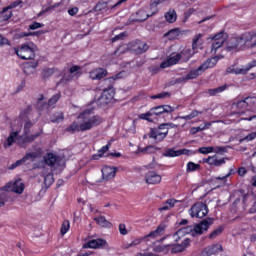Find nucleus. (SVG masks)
I'll return each mask as SVG.
<instances>
[{
  "instance_id": "f257e3e1",
  "label": "nucleus",
  "mask_w": 256,
  "mask_h": 256,
  "mask_svg": "<svg viewBox=\"0 0 256 256\" xmlns=\"http://www.w3.org/2000/svg\"><path fill=\"white\" fill-rule=\"evenodd\" d=\"M78 122H73L66 131H91V129H95V127H99V125L103 124V117L95 114L93 109H86L82 111L78 117Z\"/></svg>"
},
{
  "instance_id": "f03ea898",
  "label": "nucleus",
  "mask_w": 256,
  "mask_h": 256,
  "mask_svg": "<svg viewBox=\"0 0 256 256\" xmlns=\"http://www.w3.org/2000/svg\"><path fill=\"white\" fill-rule=\"evenodd\" d=\"M37 51H39V48L33 42L24 43L15 49L16 55L24 61L35 59V53H37Z\"/></svg>"
},
{
  "instance_id": "7ed1b4c3",
  "label": "nucleus",
  "mask_w": 256,
  "mask_h": 256,
  "mask_svg": "<svg viewBox=\"0 0 256 256\" xmlns=\"http://www.w3.org/2000/svg\"><path fill=\"white\" fill-rule=\"evenodd\" d=\"M165 229H167V225L162 223L154 231L150 232L148 235L141 238H136L132 242L128 243L125 246V249H131V247H137V245H141L143 241H150V239H155L156 237H159L161 233L165 231Z\"/></svg>"
},
{
  "instance_id": "20e7f679",
  "label": "nucleus",
  "mask_w": 256,
  "mask_h": 256,
  "mask_svg": "<svg viewBox=\"0 0 256 256\" xmlns=\"http://www.w3.org/2000/svg\"><path fill=\"white\" fill-rule=\"evenodd\" d=\"M31 127H33V123L27 120L24 124V135H26V138L24 142H18V145L22 148H25V143H33V141H35V139H38V137H40L43 133V130H39L36 133L29 135V133H31Z\"/></svg>"
},
{
  "instance_id": "39448f33",
  "label": "nucleus",
  "mask_w": 256,
  "mask_h": 256,
  "mask_svg": "<svg viewBox=\"0 0 256 256\" xmlns=\"http://www.w3.org/2000/svg\"><path fill=\"white\" fill-rule=\"evenodd\" d=\"M3 191H10V193H16L17 195H23L25 191V183L21 178L12 180L3 186Z\"/></svg>"
},
{
  "instance_id": "423d86ee",
  "label": "nucleus",
  "mask_w": 256,
  "mask_h": 256,
  "mask_svg": "<svg viewBox=\"0 0 256 256\" xmlns=\"http://www.w3.org/2000/svg\"><path fill=\"white\" fill-rule=\"evenodd\" d=\"M191 217H197V219H203V217H207L209 213V208H207V204L203 202H198L194 204L189 210Z\"/></svg>"
},
{
  "instance_id": "0eeeda50",
  "label": "nucleus",
  "mask_w": 256,
  "mask_h": 256,
  "mask_svg": "<svg viewBox=\"0 0 256 256\" xmlns=\"http://www.w3.org/2000/svg\"><path fill=\"white\" fill-rule=\"evenodd\" d=\"M169 128H165V125L160 124L158 128H152L148 134L150 139H154L156 143H161L167 137Z\"/></svg>"
},
{
  "instance_id": "6e6552de",
  "label": "nucleus",
  "mask_w": 256,
  "mask_h": 256,
  "mask_svg": "<svg viewBox=\"0 0 256 256\" xmlns=\"http://www.w3.org/2000/svg\"><path fill=\"white\" fill-rule=\"evenodd\" d=\"M228 35L225 32H219L218 34L214 35L213 37H210L209 39H211L212 41V53H216L217 49H221V47H223V44L225 43V41H227L228 39Z\"/></svg>"
},
{
  "instance_id": "1a4fd4ad",
  "label": "nucleus",
  "mask_w": 256,
  "mask_h": 256,
  "mask_svg": "<svg viewBox=\"0 0 256 256\" xmlns=\"http://www.w3.org/2000/svg\"><path fill=\"white\" fill-rule=\"evenodd\" d=\"M113 99H115V88H113V86H109L108 89H105L98 98V103L101 106L109 105Z\"/></svg>"
},
{
  "instance_id": "9d476101",
  "label": "nucleus",
  "mask_w": 256,
  "mask_h": 256,
  "mask_svg": "<svg viewBox=\"0 0 256 256\" xmlns=\"http://www.w3.org/2000/svg\"><path fill=\"white\" fill-rule=\"evenodd\" d=\"M211 225H213V218H206L202 222L194 225L193 237L203 235V233L207 231Z\"/></svg>"
},
{
  "instance_id": "9b49d317",
  "label": "nucleus",
  "mask_w": 256,
  "mask_h": 256,
  "mask_svg": "<svg viewBox=\"0 0 256 256\" xmlns=\"http://www.w3.org/2000/svg\"><path fill=\"white\" fill-rule=\"evenodd\" d=\"M253 69V65H241V64H234L227 68V73H233L234 75H247L249 71Z\"/></svg>"
},
{
  "instance_id": "f8f14e48",
  "label": "nucleus",
  "mask_w": 256,
  "mask_h": 256,
  "mask_svg": "<svg viewBox=\"0 0 256 256\" xmlns=\"http://www.w3.org/2000/svg\"><path fill=\"white\" fill-rule=\"evenodd\" d=\"M102 178L97 180L98 183L102 181H111V179H115L117 175V167L115 166H103L102 169Z\"/></svg>"
},
{
  "instance_id": "ddd939ff",
  "label": "nucleus",
  "mask_w": 256,
  "mask_h": 256,
  "mask_svg": "<svg viewBox=\"0 0 256 256\" xmlns=\"http://www.w3.org/2000/svg\"><path fill=\"white\" fill-rule=\"evenodd\" d=\"M129 51L136 53V55H142V53H147L149 51V45L145 42L139 40L129 43Z\"/></svg>"
},
{
  "instance_id": "4468645a",
  "label": "nucleus",
  "mask_w": 256,
  "mask_h": 256,
  "mask_svg": "<svg viewBox=\"0 0 256 256\" xmlns=\"http://www.w3.org/2000/svg\"><path fill=\"white\" fill-rule=\"evenodd\" d=\"M107 241L101 238L90 240L83 244V249H105Z\"/></svg>"
},
{
  "instance_id": "2eb2a0df",
  "label": "nucleus",
  "mask_w": 256,
  "mask_h": 256,
  "mask_svg": "<svg viewBox=\"0 0 256 256\" xmlns=\"http://www.w3.org/2000/svg\"><path fill=\"white\" fill-rule=\"evenodd\" d=\"M161 179V175L155 171H149L145 175V183H147V185H159Z\"/></svg>"
},
{
  "instance_id": "dca6fc26",
  "label": "nucleus",
  "mask_w": 256,
  "mask_h": 256,
  "mask_svg": "<svg viewBox=\"0 0 256 256\" xmlns=\"http://www.w3.org/2000/svg\"><path fill=\"white\" fill-rule=\"evenodd\" d=\"M81 71V67L80 66H72L69 69V75H64L62 77V79L60 80V83H62L63 85L69 83V81H73L74 77H77V75L79 74V72Z\"/></svg>"
},
{
  "instance_id": "f3484780",
  "label": "nucleus",
  "mask_w": 256,
  "mask_h": 256,
  "mask_svg": "<svg viewBox=\"0 0 256 256\" xmlns=\"http://www.w3.org/2000/svg\"><path fill=\"white\" fill-rule=\"evenodd\" d=\"M202 73H203V70L199 66L198 69L191 70L185 76L180 77L178 79V83H183V82H186V81H190L191 79H197V77H199V75H202Z\"/></svg>"
},
{
  "instance_id": "a211bd4d",
  "label": "nucleus",
  "mask_w": 256,
  "mask_h": 256,
  "mask_svg": "<svg viewBox=\"0 0 256 256\" xmlns=\"http://www.w3.org/2000/svg\"><path fill=\"white\" fill-rule=\"evenodd\" d=\"M152 115H163V113H173L175 109L169 105L156 106L150 109Z\"/></svg>"
},
{
  "instance_id": "6ab92c4d",
  "label": "nucleus",
  "mask_w": 256,
  "mask_h": 256,
  "mask_svg": "<svg viewBox=\"0 0 256 256\" xmlns=\"http://www.w3.org/2000/svg\"><path fill=\"white\" fill-rule=\"evenodd\" d=\"M242 47L239 36L230 38L226 44L227 51H237V49H241Z\"/></svg>"
},
{
  "instance_id": "aec40b11",
  "label": "nucleus",
  "mask_w": 256,
  "mask_h": 256,
  "mask_svg": "<svg viewBox=\"0 0 256 256\" xmlns=\"http://www.w3.org/2000/svg\"><path fill=\"white\" fill-rule=\"evenodd\" d=\"M90 79H93L94 81H99L105 77H107V70L103 68H96L89 72Z\"/></svg>"
},
{
  "instance_id": "412c9836",
  "label": "nucleus",
  "mask_w": 256,
  "mask_h": 256,
  "mask_svg": "<svg viewBox=\"0 0 256 256\" xmlns=\"http://www.w3.org/2000/svg\"><path fill=\"white\" fill-rule=\"evenodd\" d=\"M37 67H39V61L37 60L26 62L24 65L25 75H35L37 73Z\"/></svg>"
},
{
  "instance_id": "4be33fe9",
  "label": "nucleus",
  "mask_w": 256,
  "mask_h": 256,
  "mask_svg": "<svg viewBox=\"0 0 256 256\" xmlns=\"http://www.w3.org/2000/svg\"><path fill=\"white\" fill-rule=\"evenodd\" d=\"M179 61H181V54L172 55L167 60L163 61L160 67L161 69H167V67H171V65H177Z\"/></svg>"
},
{
  "instance_id": "5701e85b",
  "label": "nucleus",
  "mask_w": 256,
  "mask_h": 256,
  "mask_svg": "<svg viewBox=\"0 0 256 256\" xmlns=\"http://www.w3.org/2000/svg\"><path fill=\"white\" fill-rule=\"evenodd\" d=\"M41 175L44 176V184L46 187H51L53 185V182L55 179L53 178V172L51 170H48L47 168H44L41 172Z\"/></svg>"
},
{
  "instance_id": "b1692460",
  "label": "nucleus",
  "mask_w": 256,
  "mask_h": 256,
  "mask_svg": "<svg viewBox=\"0 0 256 256\" xmlns=\"http://www.w3.org/2000/svg\"><path fill=\"white\" fill-rule=\"evenodd\" d=\"M242 47H245L247 43H251L255 39V32H245L242 35L238 36Z\"/></svg>"
},
{
  "instance_id": "393cba45",
  "label": "nucleus",
  "mask_w": 256,
  "mask_h": 256,
  "mask_svg": "<svg viewBox=\"0 0 256 256\" xmlns=\"http://www.w3.org/2000/svg\"><path fill=\"white\" fill-rule=\"evenodd\" d=\"M218 61H219V57H217V56L209 58L202 65H200V69H202V72L205 73V71H207V69H211L214 66H216Z\"/></svg>"
},
{
  "instance_id": "a878e982",
  "label": "nucleus",
  "mask_w": 256,
  "mask_h": 256,
  "mask_svg": "<svg viewBox=\"0 0 256 256\" xmlns=\"http://www.w3.org/2000/svg\"><path fill=\"white\" fill-rule=\"evenodd\" d=\"M94 221H96L97 225H99V227H102V229H111L113 227L111 221L107 220L105 216H97L96 218H94Z\"/></svg>"
},
{
  "instance_id": "bb28decb",
  "label": "nucleus",
  "mask_w": 256,
  "mask_h": 256,
  "mask_svg": "<svg viewBox=\"0 0 256 256\" xmlns=\"http://www.w3.org/2000/svg\"><path fill=\"white\" fill-rule=\"evenodd\" d=\"M204 163H208V165H214V167H219L225 163V158L217 157V155L209 156L207 159H204Z\"/></svg>"
},
{
  "instance_id": "cd10ccee",
  "label": "nucleus",
  "mask_w": 256,
  "mask_h": 256,
  "mask_svg": "<svg viewBox=\"0 0 256 256\" xmlns=\"http://www.w3.org/2000/svg\"><path fill=\"white\" fill-rule=\"evenodd\" d=\"M42 150L40 147H37L32 152L26 153V155L22 158L24 159V162L26 161H35V159H39V156L41 155Z\"/></svg>"
},
{
  "instance_id": "c85d7f7f",
  "label": "nucleus",
  "mask_w": 256,
  "mask_h": 256,
  "mask_svg": "<svg viewBox=\"0 0 256 256\" xmlns=\"http://www.w3.org/2000/svg\"><path fill=\"white\" fill-rule=\"evenodd\" d=\"M18 135H19V132H11L3 144L4 149H9V147H12V145H13V143H15V139H17Z\"/></svg>"
},
{
  "instance_id": "c756f323",
  "label": "nucleus",
  "mask_w": 256,
  "mask_h": 256,
  "mask_svg": "<svg viewBox=\"0 0 256 256\" xmlns=\"http://www.w3.org/2000/svg\"><path fill=\"white\" fill-rule=\"evenodd\" d=\"M201 45H203V34L199 33V34H196L192 39L193 51H197V49H199Z\"/></svg>"
},
{
  "instance_id": "7c9ffc66",
  "label": "nucleus",
  "mask_w": 256,
  "mask_h": 256,
  "mask_svg": "<svg viewBox=\"0 0 256 256\" xmlns=\"http://www.w3.org/2000/svg\"><path fill=\"white\" fill-rule=\"evenodd\" d=\"M137 18L136 21H147V19H149V17H153V12L152 13H148L147 11H145V9H140L136 12Z\"/></svg>"
},
{
  "instance_id": "2f4dec72",
  "label": "nucleus",
  "mask_w": 256,
  "mask_h": 256,
  "mask_svg": "<svg viewBox=\"0 0 256 256\" xmlns=\"http://www.w3.org/2000/svg\"><path fill=\"white\" fill-rule=\"evenodd\" d=\"M189 243H191V240L189 238L185 239L182 244H178L172 248V253H181L189 247Z\"/></svg>"
},
{
  "instance_id": "473e14b6",
  "label": "nucleus",
  "mask_w": 256,
  "mask_h": 256,
  "mask_svg": "<svg viewBox=\"0 0 256 256\" xmlns=\"http://www.w3.org/2000/svg\"><path fill=\"white\" fill-rule=\"evenodd\" d=\"M175 203H179V201L175 199H168L162 204V206L158 210L169 211V209H173V207H175Z\"/></svg>"
},
{
  "instance_id": "72a5a7b5",
  "label": "nucleus",
  "mask_w": 256,
  "mask_h": 256,
  "mask_svg": "<svg viewBox=\"0 0 256 256\" xmlns=\"http://www.w3.org/2000/svg\"><path fill=\"white\" fill-rule=\"evenodd\" d=\"M109 9V4L105 1L98 2L91 12L97 13L99 11H107Z\"/></svg>"
},
{
  "instance_id": "f704fd0d",
  "label": "nucleus",
  "mask_w": 256,
  "mask_h": 256,
  "mask_svg": "<svg viewBox=\"0 0 256 256\" xmlns=\"http://www.w3.org/2000/svg\"><path fill=\"white\" fill-rule=\"evenodd\" d=\"M183 153H187V150L169 149L164 153V157H179V155H183Z\"/></svg>"
},
{
  "instance_id": "c9c22d12",
  "label": "nucleus",
  "mask_w": 256,
  "mask_h": 256,
  "mask_svg": "<svg viewBox=\"0 0 256 256\" xmlns=\"http://www.w3.org/2000/svg\"><path fill=\"white\" fill-rule=\"evenodd\" d=\"M165 19L168 23H175V21H177V12H175L174 9L169 10L166 14H165Z\"/></svg>"
},
{
  "instance_id": "e433bc0d",
  "label": "nucleus",
  "mask_w": 256,
  "mask_h": 256,
  "mask_svg": "<svg viewBox=\"0 0 256 256\" xmlns=\"http://www.w3.org/2000/svg\"><path fill=\"white\" fill-rule=\"evenodd\" d=\"M43 33H45L43 30L37 32H21L16 35V39H23V37H32L35 35H43Z\"/></svg>"
},
{
  "instance_id": "4c0bfd02",
  "label": "nucleus",
  "mask_w": 256,
  "mask_h": 256,
  "mask_svg": "<svg viewBox=\"0 0 256 256\" xmlns=\"http://www.w3.org/2000/svg\"><path fill=\"white\" fill-rule=\"evenodd\" d=\"M203 112L198 110H193L189 115L183 117H177L175 119H183L184 121H191V119H195V117H199Z\"/></svg>"
},
{
  "instance_id": "58836bf2",
  "label": "nucleus",
  "mask_w": 256,
  "mask_h": 256,
  "mask_svg": "<svg viewBox=\"0 0 256 256\" xmlns=\"http://www.w3.org/2000/svg\"><path fill=\"white\" fill-rule=\"evenodd\" d=\"M44 161L46 165H49L51 167L55 165V163H57V156L53 155L52 153H49L44 157Z\"/></svg>"
},
{
  "instance_id": "ea45409f",
  "label": "nucleus",
  "mask_w": 256,
  "mask_h": 256,
  "mask_svg": "<svg viewBox=\"0 0 256 256\" xmlns=\"http://www.w3.org/2000/svg\"><path fill=\"white\" fill-rule=\"evenodd\" d=\"M109 145L110 144H107L106 146H103L97 154H94L92 156V159H94L95 161L101 159V157H103V155H105V153H107V151H109Z\"/></svg>"
},
{
  "instance_id": "a19ab883",
  "label": "nucleus",
  "mask_w": 256,
  "mask_h": 256,
  "mask_svg": "<svg viewBox=\"0 0 256 256\" xmlns=\"http://www.w3.org/2000/svg\"><path fill=\"white\" fill-rule=\"evenodd\" d=\"M181 58L184 60V61H189V59H191L192 56L195 55V51L192 52L191 49H184L181 53Z\"/></svg>"
},
{
  "instance_id": "79ce46f5",
  "label": "nucleus",
  "mask_w": 256,
  "mask_h": 256,
  "mask_svg": "<svg viewBox=\"0 0 256 256\" xmlns=\"http://www.w3.org/2000/svg\"><path fill=\"white\" fill-rule=\"evenodd\" d=\"M159 243H161V241L155 242L154 243V251L156 253H161V251H163L164 249H167V247H173V244H164V245H159Z\"/></svg>"
},
{
  "instance_id": "37998d69",
  "label": "nucleus",
  "mask_w": 256,
  "mask_h": 256,
  "mask_svg": "<svg viewBox=\"0 0 256 256\" xmlns=\"http://www.w3.org/2000/svg\"><path fill=\"white\" fill-rule=\"evenodd\" d=\"M164 37H168V39L173 40L179 37V29L175 28L164 34Z\"/></svg>"
},
{
  "instance_id": "c03bdc74",
  "label": "nucleus",
  "mask_w": 256,
  "mask_h": 256,
  "mask_svg": "<svg viewBox=\"0 0 256 256\" xmlns=\"http://www.w3.org/2000/svg\"><path fill=\"white\" fill-rule=\"evenodd\" d=\"M199 169H201V166L199 164H196V163H193V162H189L187 164L186 171H187V173H191L193 171H199Z\"/></svg>"
},
{
  "instance_id": "a18cd8bd",
  "label": "nucleus",
  "mask_w": 256,
  "mask_h": 256,
  "mask_svg": "<svg viewBox=\"0 0 256 256\" xmlns=\"http://www.w3.org/2000/svg\"><path fill=\"white\" fill-rule=\"evenodd\" d=\"M65 119V116L63 115V112H57L51 117L52 123H59Z\"/></svg>"
},
{
  "instance_id": "49530a36",
  "label": "nucleus",
  "mask_w": 256,
  "mask_h": 256,
  "mask_svg": "<svg viewBox=\"0 0 256 256\" xmlns=\"http://www.w3.org/2000/svg\"><path fill=\"white\" fill-rule=\"evenodd\" d=\"M209 249L212 255H217V253H221V251H223V246H221V244H214L209 246Z\"/></svg>"
},
{
  "instance_id": "de8ad7c7",
  "label": "nucleus",
  "mask_w": 256,
  "mask_h": 256,
  "mask_svg": "<svg viewBox=\"0 0 256 256\" xmlns=\"http://www.w3.org/2000/svg\"><path fill=\"white\" fill-rule=\"evenodd\" d=\"M224 90H225V86H220L218 88L208 90V93L209 95H211V97H213L215 95H219V93H223Z\"/></svg>"
},
{
  "instance_id": "09e8293b",
  "label": "nucleus",
  "mask_w": 256,
  "mask_h": 256,
  "mask_svg": "<svg viewBox=\"0 0 256 256\" xmlns=\"http://www.w3.org/2000/svg\"><path fill=\"white\" fill-rule=\"evenodd\" d=\"M157 150L158 149L155 146H148L146 148L139 149L138 153H143V154H145V153H156Z\"/></svg>"
},
{
  "instance_id": "8fccbe9b",
  "label": "nucleus",
  "mask_w": 256,
  "mask_h": 256,
  "mask_svg": "<svg viewBox=\"0 0 256 256\" xmlns=\"http://www.w3.org/2000/svg\"><path fill=\"white\" fill-rule=\"evenodd\" d=\"M167 0H156L150 5V9L152 11V15H155L157 13V5H161V3H165Z\"/></svg>"
},
{
  "instance_id": "3c124183",
  "label": "nucleus",
  "mask_w": 256,
  "mask_h": 256,
  "mask_svg": "<svg viewBox=\"0 0 256 256\" xmlns=\"http://www.w3.org/2000/svg\"><path fill=\"white\" fill-rule=\"evenodd\" d=\"M139 119H144L145 121H149V123H153V119L151 117H153V113H151V110L147 113H143L140 114Z\"/></svg>"
},
{
  "instance_id": "603ef678",
  "label": "nucleus",
  "mask_w": 256,
  "mask_h": 256,
  "mask_svg": "<svg viewBox=\"0 0 256 256\" xmlns=\"http://www.w3.org/2000/svg\"><path fill=\"white\" fill-rule=\"evenodd\" d=\"M10 7L4 8L2 11V17L4 18V21H9V19H11V16L13 15V13L11 12Z\"/></svg>"
},
{
  "instance_id": "864d4df0",
  "label": "nucleus",
  "mask_w": 256,
  "mask_h": 256,
  "mask_svg": "<svg viewBox=\"0 0 256 256\" xmlns=\"http://www.w3.org/2000/svg\"><path fill=\"white\" fill-rule=\"evenodd\" d=\"M51 75H53V69H51V68H45L41 72L42 79H49V77H51Z\"/></svg>"
},
{
  "instance_id": "5fc2aeb1",
  "label": "nucleus",
  "mask_w": 256,
  "mask_h": 256,
  "mask_svg": "<svg viewBox=\"0 0 256 256\" xmlns=\"http://www.w3.org/2000/svg\"><path fill=\"white\" fill-rule=\"evenodd\" d=\"M223 226H219L218 228H216L210 235H209V239H215V237H219V235H221V233H223Z\"/></svg>"
},
{
  "instance_id": "6e6d98bb",
  "label": "nucleus",
  "mask_w": 256,
  "mask_h": 256,
  "mask_svg": "<svg viewBox=\"0 0 256 256\" xmlns=\"http://www.w3.org/2000/svg\"><path fill=\"white\" fill-rule=\"evenodd\" d=\"M127 51H129V44H124L114 52V55H123Z\"/></svg>"
},
{
  "instance_id": "4d7b16f0",
  "label": "nucleus",
  "mask_w": 256,
  "mask_h": 256,
  "mask_svg": "<svg viewBox=\"0 0 256 256\" xmlns=\"http://www.w3.org/2000/svg\"><path fill=\"white\" fill-rule=\"evenodd\" d=\"M180 231H182V235H185V233H186V234L192 235V237H193V232L195 231V226H187V227L180 229Z\"/></svg>"
},
{
  "instance_id": "13d9d810",
  "label": "nucleus",
  "mask_w": 256,
  "mask_h": 256,
  "mask_svg": "<svg viewBox=\"0 0 256 256\" xmlns=\"http://www.w3.org/2000/svg\"><path fill=\"white\" fill-rule=\"evenodd\" d=\"M198 151L202 155H207L209 153H213V151H215V148H213V147H202V148H199Z\"/></svg>"
},
{
  "instance_id": "bf43d9fd",
  "label": "nucleus",
  "mask_w": 256,
  "mask_h": 256,
  "mask_svg": "<svg viewBox=\"0 0 256 256\" xmlns=\"http://www.w3.org/2000/svg\"><path fill=\"white\" fill-rule=\"evenodd\" d=\"M71 227L69 221H64L62 223V227H61V235H65V233H67V231H69V228Z\"/></svg>"
},
{
  "instance_id": "052dcab7",
  "label": "nucleus",
  "mask_w": 256,
  "mask_h": 256,
  "mask_svg": "<svg viewBox=\"0 0 256 256\" xmlns=\"http://www.w3.org/2000/svg\"><path fill=\"white\" fill-rule=\"evenodd\" d=\"M166 97H171V95L168 92H162L160 94L150 96L152 99H166Z\"/></svg>"
},
{
  "instance_id": "680f3d73",
  "label": "nucleus",
  "mask_w": 256,
  "mask_h": 256,
  "mask_svg": "<svg viewBox=\"0 0 256 256\" xmlns=\"http://www.w3.org/2000/svg\"><path fill=\"white\" fill-rule=\"evenodd\" d=\"M7 193H10V191L3 190V187L0 189V201L6 203L7 201Z\"/></svg>"
},
{
  "instance_id": "e2e57ef3",
  "label": "nucleus",
  "mask_w": 256,
  "mask_h": 256,
  "mask_svg": "<svg viewBox=\"0 0 256 256\" xmlns=\"http://www.w3.org/2000/svg\"><path fill=\"white\" fill-rule=\"evenodd\" d=\"M244 101H246L247 107H253L256 104V97H247Z\"/></svg>"
},
{
  "instance_id": "0e129e2a",
  "label": "nucleus",
  "mask_w": 256,
  "mask_h": 256,
  "mask_svg": "<svg viewBox=\"0 0 256 256\" xmlns=\"http://www.w3.org/2000/svg\"><path fill=\"white\" fill-rule=\"evenodd\" d=\"M253 139H256V132H252L248 134L246 137L240 139V143H243V141H253Z\"/></svg>"
},
{
  "instance_id": "69168bd1",
  "label": "nucleus",
  "mask_w": 256,
  "mask_h": 256,
  "mask_svg": "<svg viewBox=\"0 0 256 256\" xmlns=\"http://www.w3.org/2000/svg\"><path fill=\"white\" fill-rule=\"evenodd\" d=\"M181 237H183V231L178 230L172 237V241H174L175 243H177V241H179V239H181Z\"/></svg>"
},
{
  "instance_id": "338daca9",
  "label": "nucleus",
  "mask_w": 256,
  "mask_h": 256,
  "mask_svg": "<svg viewBox=\"0 0 256 256\" xmlns=\"http://www.w3.org/2000/svg\"><path fill=\"white\" fill-rule=\"evenodd\" d=\"M236 108L238 109H247V102L245 100L238 101L234 104Z\"/></svg>"
},
{
  "instance_id": "774afa93",
  "label": "nucleus",
  "mask_w": 256,
  "mask_h": 256,
  "mask_svg": "<svg viewBox=\"0 0 256 256\" xmlns=\"http://www.w3.org/2000/svg\"><path fill=\"white\" fill-rule=\"evenodd\" d=\"M211 255L213 254L211 253V249L209 247L204 248L200 253V256H211Z\"/></svg>"
}]
</instances>
